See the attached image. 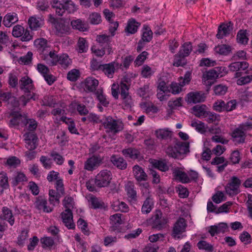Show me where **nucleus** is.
Segmentation results:
<instances>
[{"label":"nucleus","instance_id":"f257e3e1","mask_svg":"<svg viewBox=\"0 0 252 252\" xmlns=\"http://www.w3.org/2000/svg\"><path fill=\"white\" fill-rule=\"evenodd\" d=\"M111 180V172L106 169L102 170L95 176L94 184L98 188H104L109 185Z\"/></svg>","mask_w":252,"mask_h":252},{"label":"nucleus","instance_id":"f03ea898","mask_svg":"<svg viewBox=\"0 0 252 252\" xmlns=\"http://www.w3.org/2000/svg\"><path fill=\"white\" fill-rule=\"evenodd\" d=\"M121 98L123 100V106L124 109H129L131 107L133 102L131 96L129 94V87L126 83L121 82L120 85V91Z\"/></svg>","mask_w":252,"mask_h":252},{"label":"nucleus","instance_id":"7ed1b4c3","mask_svg":"<svg viewBox=\"0 0 252 252\" xmlns=\"http://www.w3.org/2000/svg\"><path fill=\"white\" fill-rule=\"evenodd\" d=\"M103 125L105 128L108 129V131L114 133H118L123 129V123L111 117L106 118Z\"/></svg>","mask_w":252,"mask_h":252},{"label":"nucleus","instance_id":"20e7f679","mask_svg":"<svg viewBox=\"0 0 252 252\" xmlns=\"http://www.w3.org/2000/svg\"><path fill=\"white\" fill-rule=\"evenodd\" d=\"M34 205L35 208L40 212L49 213L54 210L53 207L47 205L46 199L42 196H39L36 198Z\"/></svg>","mask_w":252,"mask_h":252},{"label":"nucleus","instance_id":"39448f33","mask_svg":"<svg viewBox=\"0 0 252 252\" xmlns=\"http://www.w3.org/2000/svg\"><path fill=\"white\" fill-rule=\"evenodd\" d=\"M111 36L106 34L98 35L96 36V41L99 43L100 46L104 47L106 49L108 55H110L113 53L112 44H111Z\"/></svg>","mask_w":252,"mask_h":252},{"label":"nucleus","instance_id":"423d86ee","mask_svg":"<svg viewBox=\"0 0 252 252\" xmlns=\"http://www.w3.org/2000/svg\"><path fill=\"white\" fill-rule=\"evenodd\" d=\"M101 71L109 78H112L119 67V63L116 62H112L108 63L103 64Z\"/></svg>","mask_w":252,"mask_h":252},{"label":"nucleus","instance_id":"0eeeda50","mask_svg":"<svg viewBox=\"0 0 252 252\" xmlns=\"http://www.w3.org/2000/svg\"><path fill=\"white\" fill-rule=\"evenodd\" d=\"M233 24L231 22L227 23H221L218 28L216 35L218 39H222L224 37L229 35L233 30Z\"/></svg>","mask_w":252,"mask_h":252},{"label":"nucleus","instance_id":"6e6552de","mask_svg":"<svg viewBox=\"0 0 252 252\" xmlns=\"http://www.w3.org/2000/svg\"><path fill=\"white\" fill-rule=\"evenodd\" d=\"M102 161V158L99 156H93L87 159L84 163V169L92 171L97 168Z\"/></svg>","mask_w":252,"mask_h":252},{"label":"nucleus","instance_id":"1a4fd4ad","mask_svg":"<svg viewBox=\"0 0 252 252\" xmlns=\"http://www.w3.org/2000/svg\"><path fill=\"white\" fill-rule=\"evenodd\" d=\"M26 148L30 151L35 149L38 145V138L32 132H27L24 135Z\"/></svg>","mask_w":252,"mask_h":252},{"label":"nucleus","instance_id":"9d476101","mask_svg":"<svg viewBox=\"0 0 252 252\" xmlns=\"http://www.w3.org/2000/svg\"><path fill=\"white\" fill-rule=\"evenodd\" d=\"M186 226L187 224L185 219L182 218H179L174 224L173 228L172 237L174 238H180L179 235L185 231Z\"/></svg>","mask_w":252,"mask_h":252},{"label":"nucleus","instance_id":"9b49d317","mask_svg":"<svg viewBox=\"0 0 252 252\" xmlns=\"http://www.w3.org/2000/svg\"><path fill=\"white\" fill-rule=\"evenodd\" d=\"M152 219L153 220V227L158 230L163 228L167 222V219L162 217V213L160 211H157L156 214L153 216Z\"/></svg>","mask_w":252,"mask_h":252},{"label":"nucleus","instance_id":"f8f14e48","mask_svg":"<svg viewBox=\"0 0 252 252\" xmlns=\"http://www.w3.org/2000/svg\"><path fill=\"white\" fill-rule=\"evenodd\" d=\"M63 222L68 229L75 228V224L73 222V214L71 209H65L61 214Z\"/></svg>","mask_w":252,"mask_h":252},{"label":"nucleus","instance_id":"ddd939ff","mask_svg":"<svg viewBox=\"0 0 252 252\" xmlns=\"http://www.w3.org/2000/svg\"><path fill=\"white\" fill-rule=\"evenodd\" d=\"M98 84V81L95 78L92 77H87L84 81V90L87 93L95 94Z\"/></svg>","mask_w":252,"mask_h":252},{"label":"nucleus","instance_id":"4468645a","mask_svg":"<svg viewBox=\"0 0 252 252\" xmlns=\"http://www.w3.org/2000/svg\"><path fill=\"white\" fill-rule=\"evenodd\" d=\"M206 95L202 92H190L188 94V101L189 102L197 103L205 101Z\"/></svg>","mask_w":252,"mask_h":252},{"label":"nucleus","instance_id":"2eb2a0df","mask_svg":"<svg viewBox=\"0 0 252 252\" xmlns=\"http://www.w3.org/2000/svg\"><path fill=\"white\" fill-rule=\"evenodd\" d=\"M88 202L90 203V207L94 209L105 210L107 207V206L100 198L94 195H92L89 197Z\"/></svg>","mask_w":252,"mask_h":252},{"label":"nucleus","instance_id":"dca6fc26","mask_svg":"<svg viewBox=\"0 0 252 252\" xmlns=\"http://www.w3.org/2000/svg\"><path fill=\"white\" fill-rule=\"evenodd\" d=\"M110 161L117 168L121 170H125L127 168V162L123 157L113 155L110 157Z\"/></svg>","mask_w":252,"mask_h":252},{"label":"nucleus","instance_id":"f3484780","mask_svg":"<svg viewBox=\"0 0 252 252\" xmlns=\"http://www.w3.org/2000/svg\"><path fill=\"white\" fill-rule=\"evenodd\" d=\"M222 68H217L215 67L209 71H207L203 75V78L206 80H214L217 78L223 76L222 74H220V71Z\"/></svg>","mask_w":252,"mask_h":252},{"label":"nucleus","instance_id":"a211bd4d","mask_svg":"<svg viewBox=\"0 0 252 252\" xmlns=\"http://www.w3.org/2000/svg\"><path fill=\"white\" fill-rule=\"evenodd\" d=\"M19 85L20 89L24 91L25 93L32 91L33 88L32 81L27 76L23 77L20 80Z\"/></svg>","mask_w":252,"mask_h":252},{"label":"nucleus","instance_id":"6ab92c4d","mask_svg":"<svg viewBox=\"0 0 252 252\" xmlns=\"http://www.w3.org/2000/svg\"><path fill=\"white\" fill-rule=\"evenodd\" d=\"M133 173L135 179L138 182L146 181L147 180V174L143 168L138 165H135L133 167Z\"/></svg>","mask_w":252,"mask_h":252},{"label":"nucleus","instance_id":"aec40b11","mask_svg":"<svg viewBox=\"0 0 252 252\" xmlns=\"http://www.w3.org/2000/svg\"><path fill=\"white\" fill-rule=\"evenodd\" d=\"M140 24L136 21L134 19H129L127 23V25L125 29L126 35L134 34L137 32L138 27Z\"/></svg>","mask_w":252,"mask_h":252},{"label":"nucleus","instance_id":"412c9836","mask_svg":"<svg viewBox=\"0 0 252 252\" xmlns=\"http://www.w3.org/2000/svg\"><path fill=\"white\" fill-rule=\"evenodd\" d=\"M34 44L40 54L48 53L49 47L47 45V40L41 38L34 40Z\"/></svg>","mask_w":252,"mask_h":252},{"label":"nucleus","instance_id":"4be33fe9","mask_svg":"<svg viewBox=\"0 0 252 252\" xmlns=\"http://www.w3.org/2000/svg\"><path fill=\"white\" fill-rule=\"evenodd\" d=\"M1 219L8 222L11 226H13L15 223V219L12 211L7 207H3Z\"/></svg>","mask_w":252,"mask_h":252},{"label":"nucleus","instance_id":"5701e85b","mask_svg":"<svg viewBox=\"0 0 252 252\" xmlns=\"http://www.w3.org/2000/svg\"><path fill=\"white\" fill-rule=\"evenodd\" d=\"M59 57L54 51H48V53H45L44 60L49 65L54 66L58 63Z\"/></svg>","mask_w":252,"mask_h":252},{"label":"nucleus","instance_id":"b1692460","mask_svg":"<svg viewBox=\"0 0 252 252\" xmlns=\"http://www.w3.org/2000/svg\"><path fill=\"white\" fill-rule=\"evenodd\" d=\"M226 194L233 196L236 194V176H233L225 187Z\"/></svg>","mask_w":252,"mask_h":252},{"label":"nucleus","instance_id":"393cba45","mask_svg":"<svg viewBox=\"0 0 252 252\" xmlns=\"http://www.w3.org/2000/svg\"><path fill=\"white\" fill-rule=\"evenodd\" d=\"M192 50V46L190 42L184 43L181 46V49L177 54L179 58H185L189 56Z\"/></svg>","mask_w":252,"mask_h":252},{"label":"nucleus","instance_id":"a878e982","mask_svg":"<svg viewBox=\"0 0 252 252\" xmlns=\"http://www.w3.org/2000/svg\"><path fill=\"white\" fill-rule=\"evenodd\" d=\"M122 153L126 158H129L132 159L138 158L140 155V152L138 150L132 147L123 149L122 151Z\"/></svg>","mask_w":252,"mask_h":252},{"label":"nucleus","instance_id":"bb28decb","mask_svg":"<svg viewBox=\"0 0 252 252\" xmlns=\"http://www.w3.org/2000/svg\"><path fill=\"white\" fill-rule=\"evenodd\" d=\"M18 21L17 14L16 13H9L5 15L3 20V24L6 27H10L12 24Z\"/></svg>","mask_w":252,"mask_h":252},{"label":"nucleus","instance_id":"cd10ccee","mask_svg":"<svg viewBox=\"0 0 252 252\" xmlns=\"http://www.w3.org/2000/svg\"><path fill=\"white\" fill-rule=\"evenodd\" d=\"M38 98V95L31 91H29V92H26L24 95L21 96L19 97V101H21L23 105L25 106L31 100L35 101Z\"/></svg>","mask_w":252,"mask_h":252},{"label":"nucleus","instance_id":"c85d7f7f","mask_svg":"<svg viewBox=\"0 0 252 252\" xmlns=\"http://www.w3.org/2000/svg\"><path fill=\"white\" fill-rule=\"evenodd\" d=\"M174 176L182 183H188L189 182V179L187 174L178 168H175L173 170Z\"/></svg>","mask_w":252,"mask_h":252},{"label":"nucleus","instance_id":"c756f323","mask_svg":"<svg viewBox=\"0 0 252 252\" xmlns=\"http://www.w3.org/2000/svg\"><path fill=\"white\" fill-rule=\"evenodd\" d=\"M43 24V21L40 18L33 16L29 18L28 24L30 29L36 31L40 28Z\"/></svg>","mask_w":252,"mask_h":252},{"label":"nucleus","instance_id":"7c9ffc66","mask_svg":"<svg viewBox=\"0 0 252 252\" xmlns=\"http://www.w3.org/2000/svg\"><path fill=\"white\" fill-rule=\"evenodd\" d=\"M179 157L181 155L187 154L189 152V143L188 142H178L176 143Z\"/></svg>","mask_w":252,"mask_h":252},{"label":"nucleus","instance_id":"2f4dec72","mask_svg":"<svg viewBox=\"0 0 252 252\" xmlns=\"http://www.w3.org/2000/svg\"><path fill=\"white\" fill-rule=\"evenodd\" d=\"M249 63L246 61H237V78L242 74H249Z\"/></svg>","mask_w":252,"mask_h":252},{"label":"nucleus","instance_id":"473e14b6","mask_svg":"<svg viewBox=\"0 0 252 252\" xmlns=\"http://www.w3.org/2000/svg\"><path fill=\"white\" fill-rule=\"evenodd\" d=\"M13 117L10 119L9 123V126L10 127H13L15 126H19L20 124L23 125V120L25 118V115L21 114H12Z\"/></svg>","mask_w":252,"mask_h":252},{"label":"nucleus","instance_id":"72a5a7b5","mask_svg":"<svg viewBox=\"0 0 252 252\" xmlns=\"http://www.w3.org/2000/svg\"><path fill=\"white\" fill-rule=\"evenodd\" d=\"M206 105H196L193 107L192 110L194 114L198 118H203L207 117V112L206 111Z\"/></svg>","mask_w":252,"mask_h":252},{"label":"nucleus","instance_id":"f704fd0d","mask_svg":"<svg viewBox=\"0 0 252 252\" xmlns=\"http://www.w3.org/2000/svg\"><path fill=\"white\" fill-rule=\"evenodd\" d=\"M59 64L64 69L67 68L72 63V60L66 54H63L59 58Z\"/></svg>","mask_w":252,"mask_h":252},{"label":"nucleus","instance_id":"c9c22d12","mask_svg":"<svg viewBox=\"0 0 252 252\" xmlns=\"http://www.w3.org/2000/svg\"><path fill=\"white\" fill-rule=\"evenodd\" d=\"M143 30L141 39L146 42H150L153 38V32L148 26L145 25H144Z\"/></svg>","mask_w":252,"mask_h":252},{"label":"nucleus","instance_id":"e433bc0d","mask_svg":"<svg viewBox=\"0 0 252 252\" xmlns=\"http://www.w3.org/2000/svg\"><path fill=\"white\" fill-rule=\"evenodd\" d=\"M249 34L246 30H240L237 32V42L246 45L249 41Z\"/></svg>","mask_w":252,"mask_h":252},{"label":"nucleus","instance_id":"4c0bfd02","mask_svg":"<svg viewBox=\"0 0 252 252\" xmlns=\"http://www.w3.org/2000/svg\"><path fill=\"white\" fill-rule=\"evenodd\" d=\"M27 181V178L25 174L22 172H17L16 175L12 178L11 184L12 186L16 187L20 183H23Z\"/></svg>","mask_w":252,"mask_h":252},{"label":"nucleus","instance_id":"58836bf2","mask_svg":"<svg viewBox=\"0 0 252 252\" xmlns=\"http://www.w3.org/2000/svg\"><path fill=\"white\" fill-rule=\"evenodd\" d=\"M94 94L101 105L104 107L108 106L109 102L107 100L105 95L103 94V91L101 88L98 89L97 91L95 92Z\"/></svg>","mask_w":252,"mask_h":252},{"label":"nucleus","instance_id":"ea45409f","mask_svg":"<svg viewBox=\"0 0 252 252\" xmlns=\"http://www.w3.org/2000/svg\"><path fill=\"white\" fill-rule=\"evenodd\" d=\"M62 2L68 13H73L77 10V6L71 0H62Z\"/></svg>","mask_w":252,"mask_h":252},{"label":"nucleus","instance_id":"a19ab883","mask_svg":"<svg viewBox=\"0 0 252 252\" xmlns=\"http://www.w3.org/2000/svg\"><path fill=\"white\" fill-rule=\"evenodd\" d=\"M23 119V125L26 126L28 125V130L30 131H33L36 129L37 126V123L34 119H28L26 115L25 118Z\"/></svg>","mask_w":252,"mask_h":252},{"label":"nucleus","instance_id":"79ce46f5","mask_svg":"<svg viewBox=\"0 0 252 252\" xmlns=\"http://www.w3.org/2000/svg\"><path fill=\"white\" fill-rule=\"evenodd\" d=\"M122 216L121 214L117 213L110 216V220L113 230H116V228L122 223Z\"/></svg>","mask_w":252,"mask_h":252},{"label":"nucleus","instance_id":"37998d69","mask_svg":"<svg viewBox=\"0 0 252 252\" xmlns=\"http://www.w3.org/2000/svg\"><path fill=\"white\" fill-rule=\"evenodd\" d=\"M153 205V202L152 198L150 196L147 197L142 206L141 212L145 214L149 213L152 209Z\"/></svg>","mask_w":252,"mask_h":252},{"label":"nucleus","instance_id":"c03bdc74","mask_svg":"<svg viewBox=\"0 0 252 252\" xmlns=\"http://www.w3.org/2000/svg\"><path fill=\"white\" fill-rule=\"evenodd\" d=\"M40 243L43 249L48 248L51 249L55 243L53 238L48 236H44L40 239Z\"/></svg>","mask_w":252,"mask_h":252},{"label":"nucleus","instance_id":"a18cd8bd","mask_svg":"<svg viewBox=\"0 0 252 252\" xmlns=\"http://www.w3.org/2000/svg\"><path fill=\"white\" fill-rule=\"evenodd\" d=\"M51 4L53 8L56 9V13L60 16H63L65 11V8L62 2H59L58 0H53Z\"/></svg>","mask_w":252,"mask_h":252},{"label":"nucleus","instance_id":"49530a36","mask_svg":"<svg viewBox=\"0 0 252 252\" xmlns=\"http://www.w3.org/2000/svg\"><path fill=\"white\" fill-rule=\"evenodd\" d=\"M77 50L80 53H86L88 49L86 40L83 37H79L77 41Z\"/></svg>","mask_w":252,"mask_h":252},{"label":"nucleus","instance_id":"de8ad7c7","mask_svg":"<svg viewBox=\"0 0 252 252\" xmlns=\"http://www.w3.org/2000/svg\"><path fill=\"white\" fill-rule=\"evenodd\" d=\"M197 246L199 250H204L207 252H213L214 251L213 246L206 241H199L197 244Z\"/></svg>","mask_w":252,"mask_h":252},{"label":"nucleus","instance_id":"09e8293b","mask_svg":"<svg viewBox=\"0 0 252 252\" xmlns=\"http://www.w3.org/2000/svg\"><path fill=\"white\" fill-rule=\"evenodd\" d=\"M231 48L229 45L223 44L215 47V51L220 55H227L231 51Z\"/></svg>","mask_w":252,"mask_h":252},{"label":"nucleus","instance_id":"8fccbe9b","mask_svg":"<svg viewBox=\"0 0 252 252\" xmlns=\"http://www.w3.org/2000/svg\"><path fill=\"white\" fill-rule=\"evenodd\" d=\"M56 138L59 140L58 144L61 146H64L68 141V137L63 130L59 131Z\"/></svg>","mask_w":252,"mask_h":252},{"label":"nucleus","instance_id":"3c124183","mask_svg":"<svg viewBox=\"0 0 252 252\" xmlns=\"http://www.w3.org/2000/svg\"><path fill=\"white\" fill-rule=\"evenodd\" d=\"M252 81V75L242 74L237 78V85H244Z\"/></svg>","mask_w":252,"mask_h":252},{"label":"nucleus","instance_id":"603ef678","mask_svg":"<svg viewBox=\"0 0 252 252\" xmlns=\"http://www.w3.org/2000/svg\"><path fill=\"white\" fill-rule=\"evenodd\" d=\"M29 237V231L27 230H24L21 231L20 234L17 238V244L22 247L25 244L26 240Z\"/></svg>","mask_w":252,"mask_h":252},{"label":"nucleus","instance_id":"864d4df0","mask_svg":"<svg viewBox=\"0 0 252 252\" xmlns=\"http://www.w3.org/2000/svg\"><path fill=\"white\" fill-rule=\"evenodd\" d=\"M191 126L202 134L205 133L206 131L204 123L200 121H192Z\"/></svg>","mask_w":252,"mask_h":252},{"label":"nucleus","instance_id":"5fc2aeb1","mask_svg":"<svg viewBox=\"0 0 252 252\" xmlns=\"http://www.w3.org/2000/svg\"><path fill=\"white\" fill-rule=\"evenodd\" d=\"M166 153L168 157L174 158H179V153L177 152V149L176 144L174 146L169 145L166 149Z\"/></svg>","mask_w":252,"mask_h":252},{"label":"nucleus","instance_id":"6e6d98bb","mask_svg":"<svg viewBox=\"0 0 252 252\" xmlns=\"http://www.w3.org/2000/svg\"><path fill=\"white\" fill-rule=\"evenodd\" d=\"M156 134L158 138L164 139L171 137L172 133L168 129H160L156 131Z\"/></svg>","mask_w":252,"mask_h":252},{"label":"nucleus","instance_id":"4d7b16f0","mask_svg":"<svg viewBox=\"0 0 252 252\" xmlns=\"http://www.w3.org/2000/svg\"><path fill=\"white\" fill-rule=\"evenodd\" d=\"M154 167L158 170L165 172L169 170V167L165 160H156L154 163Z\"/></svg>","mask_w":252,"mask_h":252},{"label":"nucleus","instance_id":"13d9d810","mask_svg":"<svg viewBox=\"0 0 252 252\" xmlns=\"http://www.w3.org/2000/svg\"><path fill=\"white\" fill-rule=\"evenodd\" d=\"M77 226L81 229V231L87 235H89V231L88 228L87 222L83 219L79 218L77 222Z\"/></svg>","mask_w":252,"mask_h":252},{"label":"nucleus","instance_id":"bf43d9fd","mask_svg":"<svg viewBox=\"0 0 252 252\" xmlns=\"http://www.w3.org/2000/svg\"><path fill=\"white\" fill-rule=\"evenodd\" d=\"M155 73L152 68L147 64L144 65L141 70V75L145 78H150Z\"/></svg>","mask_w":252,"mask_h":252},{"label":"nucleus","instance_id":"052dcab7","mask_svg":"<svg viewBox=\"0 0 252 252\" xmlns=\"http://www.w3.org/2000/svg\"><path fill=\"white\" fill-rule=\"evenodd\" d=\"M71 25L74 29L78 30L80 31H85L86 29L85 27L84 23L80 19L72 21Z\"/></svg>","mask_w":252,"mask_h":252},{"label":"nucleus","instance_id":"680f3d73","mask_svg":"<svg viewBox=\"0 0 252 252\" xmlns=\"http://www.w3.org/2000/svg\"><path fill=\"white\" fill-rule=\"evenodd\" d=\"M36 8L41 11H46L49 8L48 0H38L36 2Z\"/></svg>","mask_w":252,"mask_h":252},{"label":"nucleus","instance_id":"e2e57ef3","mask_svg":"<svg viewBox=\"0 0 252 252\" xmlns=\"http://www.w3.org/2000/svg\"><path fill=\"white\" fill-rule=\"evenodd\" d=\"M191 72L190 71H188L186 72L183 77H181L179 80V85L181 87H183L187 84H188L191 79Z\"/></svg>","mask_w":252,"mask_h":252},{"label":"nucleus","instance_id":"0e129e2a","mask_svg":"<svg viewBox=\"0 0 252 252\" xmlns=\"http://www.w3.org/2000/svg\"><path fill=\"white\" fill-rule=\"evenodd\" d=\"M56 104V101L53 98V96L46 95L44 96L42 100V105L49 107H54Z\"/></svg>","mask_w":252,"mask_h":252},{"label":"nucleus","instance_id":"69168bd1","mask_svg":"<svg viewBox=\"0 0 252 252\" xmlns=\"http://www.w3.org/2000/svg\"><path fill=\"white\" fill-rule=\"evenodd\" d=\"M89 20L91 24L97 25L101 21L100 14L96 12L93 13L90 15Z\"/></svg>","mask_w":252,"mask_h":252},{"label":"nucleus","instance_id":"338daca9","mask_svg":"<svg viewBox=\"0 0 252 252\" xmlns=\"http://www.w3.org/2000/svg\"><path fill=\"white\" fill-rule=\"evenodd\" d=\"M149 53L146 51H143L136 58L134 63L135 65H141L147 58Z\"/></svg>","mask_w":252,"mask_h":252},{"label":"nucleus","instance_id":"774afa93","mask_svg":"<svg viewBox=\"0 0 252 252\" xmlns=\"http://www.w3.org/2000/svg\"><path fill=\"white\" fill-rule=\"evenodd\" d=\"M227 91V87L225 85H218L214 87V92L216 95H222L225 94Z\"/></svg>","mask_w":252,"mask_h":252}]
</instances>
